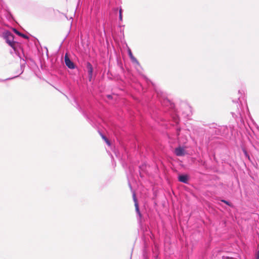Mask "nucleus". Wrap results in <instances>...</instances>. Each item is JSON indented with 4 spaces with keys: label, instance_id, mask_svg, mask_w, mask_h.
Masks as SVG:
<instances>
[{
    "label": "nucleus",
    "instance_id": "1",
    "mask_svg": "<svg viewBox=\"0 0 259 259\" xmlns=\"http://www.w3.org/2000/svg\"><path fill=\"white\" fill-rule=\"evenodd\" d=\"M3 37L6 39V42L15 50L16 42L14 41L13 35L9 31H5L3 33Z\"/></svg>",
    "mask_w": 259,
    "mask_h": 259
},
{
    "label": "nucleus",
    "instance_id": "2",
    "mask_svg": "<svg viewBox=\"0 0 259 259\" xmlns=\"http://www.w3.org/2000/svg\"><path fill=\"white\" fill-rule=\"evenodd\" d=\"M133 200H134V201L135 203V208H136V212H137V214L139 216V217L141 218V214L140 210H139L138 201L136 198V194L135 192L133 193Z\"/></svg>",
    "mask_w": 259,
    "mask_h": 259
},
{
    "label": "nucleus",
    "instance_id": "3",
    "mask_svg": "<svg viewBox=\"0 0 259 259\" xmlns=\"http://www.w3.org/2000/svg\"><path fill=\"white\" fill-rule=\"evenodd\" d=\"M65 63L66 65L70 69H74L75 68V66L73 63L70 60L67 55H65Z\"/></svg>",
    "mask_w": 259,
    "mask_h": 259
},
{
    "label": "nucleus",
    "instance_id": "4",
    "mask_svg": "<svg viewBox=\"0 0 259 259\" xmlns=\"http://www.w3.org/2000/svg\"><path fill=\"white\" fill-rule=\"evenodd\" d=\"M189 180V176L188 175H179V181L184 183H188Z\"/></svg>",
    "mask_w": 259,
    "mask_h": 259
},
{
    "label": "nucleus",
    "instance_id": "5",
    "mask_svg": "<svg viewBox=\"0 0 259 259\" xmlns=\"http://www.w3.org/2000/svg\"><path fill=\"white\" fill-rule=\"evenodd\" d=\"M87 67L88 69L89 73L90 75V76H91L92 75V73H93L92 66L90 63H88L87 64Z\"/></svg>",
    "mask_w": 259,
    "mask_h": 259
},
{
    "label": "nucleus",
    "instance_id": "6",
    "mask_svg": "<svg viewBox=\"0 0 259 259\" xmlns=\"http://www.w3.org/2000/svg\"><path fill=\"white\" fill-rule=\"evenodd\" d=\"M13 30H14V31L15 32V33L16 34H17V35H19V36H22V37H23V38H28V37H27L26 35H25V34H24L21 33V32H20L19 31H18L17 29H13Z\"/></svg>",
    "mask_w": 259,
    "mask_h": 259
},
{
    "label": "nucleus",
    "instance_id": "7",
    "mask_svg": "<svg viewBox=\"0 0 259 259\" xmlns=\"http://www.w3.org/2000/svg\"><path fill=\"white\" fill-rule=\"evenodd\" d=\"M186 154H187V152L185 150V149L183 148L179 147V156L185 155Z\"/></svg>",
    "mask_w": 259,
    "mask_h": 259
},
{
    "label": "nucleus",
    "instance_id": "8",
    "mask_svg": "<svg viewBox=\"0 0 259 259\" xmlns=\"http://www.w3.org/2000/svg\"><path fill=\"white\" fill-rule=\"evenodd\" d=\"M130 59L133 63H136L137 65L140 66L139 62L134 56H132Z\"/></svg>",
    "mask_w": 259,
    "mask_h": 259
},
{
    "label": "nucleus",
    "instance_id": "9",
    "mask_svg": "<svg viewBox=\"0 0 259 259\" xmlns=\"http://www.w3.org/2000/svg\"><path fill=\"white\" fill-rule=\"evenodd\" d=\"M130 59L133 63H136L137 65L140 66L139 62L134 56H132Z\"/></svg>",
    "mask_w": 259,
    "mask_h": 259
},
{
    "label": "nucleus",
    "instance_id": "10",
    "mask_svg": "<svg viewBox=\"0 0 259 259\" xmlns=\"http://www.w3.org/2000/svg\"><path fill=\"white\" fill-rule=\"evenodd\" d=\"M222 202H224L225 203H226V204L229 205V206H232V204L228 201H226V200H222Z\"/></svg>",
    "mask_w": 259,
    "mask_h": 259
},
{
    "label": "nucleus",
    "instance_id": "11",
    "mask_svg": "<svg viewBox=\"0 0 259 259\" xmlns=\"http://www.w3.org/2000/svg\"><path fill=\"white\" fill-rule=\"evenodd\" d=\"M128 54L130 58H131L132 56H133V55L132 53V51L130 49H128Z\"/></svg>",
    "mask_w": 259,
    "mask_h": 259
},
{
    "label": "nucleus",
    "instance_id": "12",
    "mask_svg": "<svg viewBox=\"0 0 259 259\" xmlns=\"http://www.w3.org/2000/svg\"><path fill=\"white\" fill-rule=\"evenodd\" d=\"M103 138L105 140V141H106V142L107 143V144H108L109 145H110V143L108 141V140L104 137V136H102Z\"/></svg>",
    "mask_w": 259,
    "mask_h": 259
},
{
    "label": "nucleus",
    "instance_id": "13",
    "mask_svg": "<svg viewBox=\"0 0 259 259\" xmlns=\"http://www.w3.org/2000/svg\"><path fill=\"white\" fill-rule=\"evenodd\" d=\"M119 19L120 20H122V14H121V9L119 11Z\"/></svg>",
    "mask_w": 259,
    "mask_h": 259
},
{
    "label": "nucleus",
    "instance_id": "14",
    "mask_svg": "<svg viewBox=\"0 0 259 259\" xmlns=\"http://www.w3.org/2000/svg\"><path fill=\"white\" fill-rule=\"evenodd\" d=\"M175 153L177 155H178V148H175Z\"/></svg>",
    "mask_w": 259,
    "mask_h": 259
},
{
    "label": "nucleus",
    "instance_id": "15",
    "mask_svg": "<svg viewBox=\"0 0 259 259\" xmlns=\"http://www.w3.org/2000/svg\"><path fill=\"white\" fill-rule=\"evenodd\" d=\"M256 259H259V251H258L257 252Z\"/></svg>",
    "mask_w": 259,
    "mask_h": 259
},
{
    "label": "nucleus",
    "instance_id": "16",
    "mask_svg": "<svg viewBox=\"0 0 259 259\" xmlns=\"http://www.w3.org/2000/svg\"><path fill=\"white\" fill-rule=\"evenodd\" d=\"M224 259H233V258L230 257H226L224 258Z\"/></svg>",
    "mask_w": 259,
    "mask_h": 259
},
{
    "label": "nucleus",
    "instance_id": "17",
    "mask_svg": "<svg viewBox=\"0 0 259 259\" xmlns=\"http://www.w3.org/2000/svg\"><path fill=\"white\" fill-rule=\"evenodd\" d=\"M107 97H108V98H109V99H111V98H112V96H111V95H108V96H107Z\"/></svg>",
    "mask_w": 259,
    "mask_h": 259
},
{
    "label": "nucleus",
    "instance_id": "18",
    "mask_svg": "<svg viewBox=\"0 0 259 259\" xmlns=\"http://www.w3.org/2000/svg\"><path fill=\"white\" fill-rule=\"evenodd\" d=\"M245 154L246 156H248V154H247V152L246 151H245Z\"/></svg>",
    "mask_w": 259,
    "mask_h": 259
},
{
    "label": "nucleus",
    "instance_id": "19",
    "mask_svg": "<svg viewBox=\"0 0 259 259\" xmlns=\"http://www.w3.org/2000/svg\"><path fill=\"white\" fill-rule=\"evenodd\" d=\"M3 81V80L0 79V81Z\"/></svg>",
    "mask_w": 259,
    "mask_h": 259
}]
</instances>
